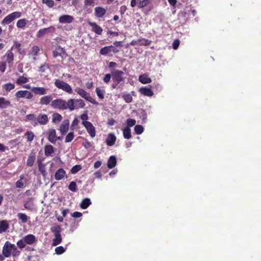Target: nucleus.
I'll list each match as a JSON object with an SVG mask.
<instances>
[{"instance_id":"nucleus-60","label":"nucleus","mask_w":261,"mask_h":261,"mask_svg":"<svg viewBox=\"0 0 261 261\" xmlns=\"http://www.w3.org/2000/svg\"><path fill=\"white\" fill-rule=\"evenodd\" d=\"M55 28L54 26H50L48 28L42 29V30L45 31V34L48 33H53L55 31Z\"/></svg>"},{"instance_id":"nucleus-10","label":"nucleus","mask_w":261,"mask_h":261,"mask_svg":"<svg viewBox=\"0 0 261 261\" xmlns=\"http://www.w3.org/2000/svg\"><path fill=\"white\" fill-rule=\"evenodd\" d=\"M56 131L55 129L51 128L48 129L47 132V139L48 141L53 144L56 142Z\"/></svg>"},{"instance_id":"nucleus-56","label":"nucleus","mask_w":261,"mask_h":261,"mask_svg":"<svg viewBox=\"0 0 261 261\" xmlns=\"http://www.w3.org/2000/svg\"><path fill=\"white\" fill-rule=\"evenodd\" d=\"M86 100L88 101L91 102L92 104L94 105H98V102H97L94 99H93L91 96H90V94H88V96H87L86 98H85Z\"/></svg>"},{"instance_id":"nucleus-61","label":"nucleus","mask_w":261,"mask_h":261,"mask_svg":"<svg viewBox=\"0 0 261 261\" xmlns=\"http://www.w3.org/2000/svg\"><path fill=\"white\" fill-rule=\"evenodd\" d=\"M55 28L54 26H50L48 28L42 29V30L45 31V34L48 33H53L55 31Z\"/></svg>"},{"instance_id":"nucleus-14","label":"nucleus","mask_w":261,"mask_h":261,"mask_svg":"<svg viewBox=\"0 0 261 261\" xmlns=\"http://www.w3.org/2000/svg\"><path fill=\"white\" fill-rule=\"evenodd\" d=\"M25 176H27V175H23L20 176L19 180H17V188H23L25 187L28 181V180Z\"/></svg>"},{"instance_id":"nucleus-27","label":"nucleus","mask_w":261,"mask_h":261,"mask_svg":"<svg viewBox=\"0 0 261 261\" xmlns=\"http://www.w3.org/2000/svg\"><path fill=\"white\" fill-rule=\"evenodd\" d=\"M49 65L48 64L45 63L42 65L40 66L38 71L40 73L41 76H44V77L47 76V74H45V72L48 69H49Z\"/></svg>"},{"instance_id":"nucleus-53","label":"nucleus","mask_w":261,"mask_h":261,"mask_svg":"<svg viewBox=\"0 0 261 261\" xmlns=\"http://www.w3.org/2000/svg\"><path fill=\"white\" fill-rule=\"evenodd\" d=\"M40 51V48L38 46H34L31 50V54L32 56H36Z\"/></svg>"},{"instance_id":"nucleus-47","label":"nucleus","mask_w":261,"mask_h":261,"mask_svg":"<svg viewBox=\"0 0 261 261\" xmlns=\"http://www.w3.org/2000/svg\"><path fill=\"white\" fill-rule=\"evenodd\" d=\"M66 249H67L66 247L65 248L63 247L62 246L57 247L55 248L56 253L57 254H59V255L62 254V253H63L64 252H65Z\"/></svg>"},{"instance_id":"nucleus-58","label":"nucleus","mask_w":261,"mask_h":261,"mask_svg":"<svg viewBox=\"0 0 261 261\" xmlns=\"http://www.w3.org/2000/svg\"><path fill=\"white\" fill-rule=\"evenodd\" d=\"M83 139L84 140V141L82 143L83 146L86 149L89 148L91 146V143L89 141H88L87 139H84V138H83Z\"/></svg>"},{"instance_id":"nucleus-55","label":"nucleus","mask_w":261,"mask_h":261,"mask_svg":"<svg viewBox=\"0 0 261 261\" xmlns=\"http://www.w3.org/2000/svg\"><path fill=\"white\" fill-rule=\"evenodd\" d=\"M136 122V121L135 119L128 118L126 120L127 126L126 127H128L129 128H130V127H132L134 125H135Z\"/></svg>"},{"instance_id":"nucleus-63","label":"nucleus","mask_w":261,"mask_h":261,"mask_svg":"<svg viewBox=\"0 0 261 261\" xmlns=\"http://www.w3.org/2000/svg\"><path fill=\"white\" fill-rule=\"evenodd\" d=\"M180 41L178 39L175 40L172 43V47L174 49H177L179 45Z\"/></svg>"},{"instance_id":"nucleus-44","label":"nucleus","mask_w":261,"mask_h":261,"mask_svg":"<svg viewBox=\"0 0 261 261\" xmlns=\"http://www.w3.org/2000/svg\"><path fill=\"white\" fill-rule=\"evenodd\" d=\"M134 130L136 134L140 135L143 133V132L144 130V128L141 125H136L135 126Z\"/></svg>"},{"instance_id":"nucleus-8","label":"nucleus","mask_w":261,"mask_h":261,"mask_svg":"<svg viewBox=\"0 0 261 261\" xmlns=\"http://www.w3.org/2000/svg\"><path fill=\"white\" fill-rule=\"evenodd\" d=\"M66 54V53L65 49L60 45L57 46L55 49L53 51V56L54 58H57L58 57H61L63 58V56Z\"/></svg>"},{"instance_id":"nucleus-45","label":"nucleus","mask_w":261,"mask_h":261,"mask_svg":"<svg viewBox=\"0 0 261 261\" xmlns=\"http://www.w3.org/2000/svg\"><path fill=\"white\" fill-rule=\"evenodd\" d=\"M29 81V79L23 76L19 77L17 79V85H22L23 84L27 83Z\"/></svg>"},{"instance_id":"nucleus-25","label":"nucleus","mask_w":261,"mask_h":261,"mask_svg":"<svg viewBox=\"0 0 261 261\" xmlns=\"http://www.w3.org/2000/svg\"><path fill=\"white\" fill-rule=\"evenodd\" d=\"M139 80L143 84H149L151 82V79L145 74L140 75L139 77Z\"/></svg>"},{"instance_id":"nucleus-36","label":"nucleus","mask_w":261,"mask_h":261,"mask_svg":"<svg viewBox=\"0 0 261 261\" xmlns=\"http://www.w3.org/2000/svg\"><path fill=\"white\" fill-rule=\"evenodd\" d=\"M29 21L25 18L19 19L17 21V28L23 29Z\"/></svg>"},{"instance_id":"nucleus-21","label":"nucleus","mask_w":261,"mask_h":261,"mask_svg":"<svg viewBox=\"0 0 261 261\" xmlns=\"http://www.w3.org/2000/svg\"><path fill=\"white\" fill-rule=\"evenodd\" d=\"M106 13V9L102 7H97L95 8V14L97 17H102L105 15Z\"/></svg>"},{"instance_id":"nucleus-49","label":"nucleus","mask_w":261,"mask_h":261,"mask_svg":"<svg viewBox=\"0 0 261 261\" xmlns=\"http://www.w3.org/2000/svg\"><path fill=\"white\" fill-rule=\"evenodd\" d=\"M68 189L72 192H76L77 191L76 182L74 181L70 182L68 186Z\"/></svg>"},{"instance_id":"nucleus-64","label":"nucleus","mask_w":261,"mask_h":261,"mask_svg":"<svg viewBox=\"0 0 261 261\" xmlns=\"http://www.w3.org/2000/svg\"><path fill=\"white\" fill-rule=\"evenodd\" d=\"M26 244L27 243L24 241V239H23L17 242V246L20 248H22L25 247Z\"/></svg>"},{"instance_id":"nucleus-57","label":"nucleus","mask_w":261,"mask_h":261,"mask_svg":"<svg viewBox=\"0 0 261 261\" xmlns=\"http://www.w3.org/2000/svg\"><path fill=\"white\" fill-rule=\"evenodd\" d=\"M24 206L26 209L31 210L33 208V202H31L30 201H25V202L24 203Z\"/></svg>"},{"instance_id":"nucleus-24","label":"nucleus","mask_w":261,"mask_h":261,"mask_svg":"<svg viewBox=\"0 0 261 261\" xmlns=\"http://www.w3.org/2000/svg\"><path fill=\"white\" fill-rule=\"evenodd\" d=\"M24 241L29 245L33 244L36 241V238L33 234H28L23 238Z\"/></svg>"},{"instance_id":"nucleus-5","label":"nucleus","mask_w":261,"mask_h":261,"mask_svg":"<svg viewBox=\"0 0 261 261\" xmlns=\"http://www.w3.org/2000/svg\"><path fill=\"white\" fill-rule=\"evenodd\" d=\"M51 107L54 109L65 110V100L58 98L51 101Z\"/></svg>"},{"instance_id":"nucleus-50","label":"nucleus","mask_w":261,"mask_h":261,"mask_svg":"<svg viewBox=\"0 0 261 261\" xmlns=\"http://www.w3.org/2000/svg\"><path fill=\"white\" fill-rule=\"evenodd\" d=\"M80 119L82 120V123L83 125L89 122V121H87L88 116L87 113L82 114L80 116Z\"/></svg>"},{"instance_id":"nucleus-34","label":"nucleus","mask_w":261,"mask_h":261,"mask_svg":"<svg viewBox=\"0 0 261 261\" xmlns=\"http://www.w3.org/2000/svg\"><path fill=\"white\" fill-rule=\"evenodd\" d=\"M123 135L125 139H129L132 137L131 130L128 127H125L123 129Z\"/></svg>"},{"instance_id":"nucleus-13","label":"nucleus","mask_w":261,"mask_h":261,"mask_svg":"<svg viewBox=\"0 0 261 261\" xmlns=\"http://www.w3.org/2000/svg\"><path fill=\"white\" fill-rule=\"evenodd\" d=\"M16 18V12H13L5 17L2 21V24H8Z\"/></svg>"},{"instance_id":"nucleus-19","label":"nucleus","mask_w":261,"mask_h":261,"mask_svg":"<svg viewBox=\"0 0 261 261\" xmlns=\"http://www.w3.org/2000/svg\"><path fill=\"white\" fill-rule=\"evenodd\" d=\"M116 137L113 134H109L106 139V143L108 146H113L116 142Z\"/></svg>"},{"instance_id":"nucleus-51","label":"nucleus","mask_w":261,"mask_h":261,"mask_svg":"<svg viewBox=\"0 0 261 261\" xmlns=\"http://www.w3.org/2000/svg\"><path fill=\"white\" fill-rule=\"evenodd\" d=\"M74 135L73 132H70L68 133L65 138V142L69 143L74 138Z\"/></svg>"},{"instance_id":"nucleus-31","label":"nucleus","mask_w":261,"mask_h":261,"mask_svg":"<svg viewBox=\"0 0 261 261\" xmlns=\"http://www.w3.org/2000/svg\"><path fill=\"white\" fill-rule=\"evenodd\" d=\"M75 91L80 95L82 98H85L87 96H88L89 93L87 92L82 88L77 87L74 89Z\"/></svg>"},{"instance_id":"nucleus-42","label":"nucleus","mask_w":261,"mask_h":261,"mask_svg":"<svg viewBox=\"0 0 261 261\" xmlns=\"http://www.w3.org/2000/svg\"><path fill=\"white\" fill-rule=\"evenodd\" d=\"M110 52H111L110 46H107L101 48L99 53L101 55H107Z\"/></svg>"},{"instance_id":"nucleus-22","label":"nucleus","mask_w":261,"mask_h":261,"mask_svg":"<svg viewBox=\"0 0 261 261\" xmlns=\"http://www.w3.org/2000/svg\"><path fill=\"white\" fill-rule=\"evenodd\" d=\"M54 147L50 144H46L44 146V154L46 156L51 155L54 152Z\"/></svg>"},{"instance_id":"nucleus-52","label":"nucleus","mask_w":261,"mask_h":261,"mask_svg":"<svg viewBox=\"0 0 261 261\" xmlns=\"http://www.w3.org/2000/svg\"><path fill=\"white\" fill-rule=\"evenodd\" d=\"M82 169L81 165H76L72 167L71 169V173L72 174H75Z\"/></svg>"},{"instance_id":"nucleus-29","label":"nucleus","mask_w":261,"mask_h":261,"mask_svg":"<svg viewBox=\"0 0 261 261\" xmlns=\"http://www.w3.org/2000/svg\"><path fill=\"white\" fill-rule=\"evenodd\" d=\"M116 158L115 156H111L108 161V167L109 169H112L116 165Z\"/></svg>"},{"instance_id":"nucleus-7","label":"nucleus","mask_w":261,"mask_h":261,"mask_svg":"<svg viewBox=\"0 0 261 261\" xmlns=\"http://www.w3.org/2000/svg\"><path fill=\"white\" fill-rule=\"evenodd\" d=\"M12 245L9 242H6L3 249V253L6 257H8L10 256L13 247Z\"/></svg>"},{"instance_id":"nucleus-32","label":"nucleus","mask_w":261,"mask_h":261,"mask_svg":"<svg viewBox=\"0 0 261 261\" xmlns=\"http://www.w3.org/2000/svg\"><path fill=\"white\" fill-rule=\"evenodd\" d=\"M35 155L34 153H32L29 154L27 161V165L28 166L32 167L35 161Z\"/></svg>"},{"instance_id":"nucleus-16","label":"nucleus","mask_w":261,"mask_h":261,"mask_svg":"<svg viewBox=\"0 0 261 261\" xmlns=\"http://www.w3.org/2000/svg\"><path fill=\"white\" fill-rule=\"evenodd\" d=\"M65 110L68 109L71 111H73L76 109V106H75V99H69L67 101H65Z\"/></svg>"},{"instance_id":"nucleus-17","label":"nucleus","mask_w":261,"mask_h":261,"mask_svg":"<svg viewBox=\"0 0 261 261\" xmlns=\"http://www.w3.org/2000/svg\"><path fill=\"white\" fill-rule=\"evenodd\" d=\"M66 176V172L63 168H60L55 173V178L57 180L62 179Z\"/></svg>"},{"instance_id":"nucleus-3","label":"nucleus","mask_w":261,"mask_h":261,"mask_svg":"<svg viewBox=\"0 0 261 261\" xmlns=\"http://www.w3.org/2000/svg\"><path fill=\"white\" fill-rule=\"evenodd\" d=\"M55 86L58 89L67 92L68 94H72L73 90L71 86L66 82L59 79H56L55 82Z\"/></svg>"},{"instance_id":"nucleus-11","label":"nucleus","mask_w":261,"mask_h":261,"mask_svg":"<svg viewBox=\"0 0 261 261\" xmlns=\"http://www.w3.org/2000/svg\"><path fill=\"white\" fill-rule=\"evenodd\" d=\"M69 121L68 120H64L60 126L59 130L62 135H65L69 129Z\"/></svg>"},{"instance_id":"nucleus-62","label":"nucleus","mask_w":261,"mask_h":261,"mask_svg":"<svg viewBox=\"0 0 261 261\" xmlns=\"http://www.w3.org/2000/svg\"><path fill=\"white\" fill-rule=\"evenodd\" d=\"M27 118L28 120L33 121L34 125L35 126V122H36V118L35 117V115L34 114H30L27 115Z\"/></svg>"},{"instance_id":"nucleus-1","label":"nucleus","mask_w":261,"mask_h":261,"mask_svg":"<svg viewBox=\"0 0 261 261\" xmlns=\"http://www.w3.org/2000/svg\"><path fill=\"white\" fill-rule=\"evenodd\" d=\"M51 231L54 233L55 238L53 240L52 246H56L60 244L62 241L61 236L62 228L60 225H57L51 228Z\"/></svg>"},{"instance_id":"nucleus-23","label":"nucleus","mask_w":261,"mask_h":261,"mask_svg":"<svg viewBox=\"0 0 261 261\" xmlns=\"http://www.w3.org/2000/svg\"><path fill=\"white\" fill-rule=\"evenodd\" d=\"M50 95L43 96L40 98L39 103L41 105H47L53 101Z\"/></svg>"},{"instance_id":"nucleus-26","label":"nucleus","mask_w":261,"mask_h":261,"mask_svg":"<svg viewBox=\"0 0 261 261\" xmlns=\"http://www.w3.org/2000/svg\"><path fill=\"white\" fill-rule=\"evenodd\" d=\"M32 91L35 94L44 95L46 94V89L44 87H33Z\"/></svg>"},{"instance_id":"nucleus-28","label":"nucleus","mask_w":261,"mask_h":261,"mask_svg":"<svg viewBox=\"0 0 261 261\" xmlns=\"http://www.w3.org/2000/svg\"><path fill=\"white\" fill-rule=\"evenodd\" d=\"M9 228V224L6 220H0V233L6 232Z\"/></svg>"},{"instance_id":"nucleus-12","label":"nucleus","mask_w":261,"mask_h":261,"mask_svg":"<svg viewBox=\"0 0 261 261\" xmlns=\"http://www.w3.org/2000/svg\"><path fill=\"white\" fill-rule=\"evenodd\" d=\"M74 18L69 15H63L59 18V21L61 23H70L73 21Z\"/></svg>"},{"instance_id":"nucleus-18","label":"nucleus","mask_w":261,"mask_h":261,"mask_svg":"<svg viewBox=\"0 0 261 261\" xmlns=\"http://www.w3.org/2000/svg\"><path fill=\"white\" fill-rule=\"evenodd\" d=\"M89 25L92 28V31L97 35H101L102 32V28L98 25L95 22H89Z\"/></svg>"},{"instance_id":"nucleus-38","label":"nucleus","mask_w":261,"mask_h":261,"mask_svg":"<svg viewBox=\"0 0 261 261\" xmlns=\"http://www.w3.org/2000/svg\"><path fill=\"white\" fill-rule=\"evenodd\" d=\"M85 103L84 101L81 99H75V106L76 109L83 108L85 107Z\"/></svg>"},{"instance_id":"nucleus-6","label":"nucleus","mask_w":261,"mask_h":261,"mask_svg":"<svg viewBox=\"0 0 261 261\" xmlns=\"http://www.w3.org/2000/svg\"><path fill=\"white\" fill-rule=\"evenodd\" d=\"M48 122L47 115L45 114H40L36 118V122H35V126L38 124L45 125Z\"/></svg>"},{"instance_id":"nucleus-39","label":"nucleus","mask_w":261,"mask_h":261,"mask_svg":"<svg viewBox=\"0 0 261 261\" xmlns=\"http://www.w3.org/2000/svg\"><path fill=\"white\" fill-rule=\"evenodd\" d=\"M4 58H5L6 61L8 63H11L13 60V54L10 50H9L6 53Z\"/></svg>"},{"instance_id":"nucleus-9","label":"nucleus","mask_w":261,"mask_h":261,"mask_svg":"<svg viewBox=\"0 0 261 261\" xmlns=\"http://www.w3.org/2000/svg\"><path fill=\"white\" fill-rule=\"evenodd\" d=\"M84 127L86 129L87 132L90 135L91 138H94L96 135V130L95 127L92 124L91 122H89L88 123L85 124Z\"/></svg>"},{"instance_id":"nucleus-54","label":"nucleus","mask_w":261,"mask_h":261,"mask_svg":"<svg viewBox=\"0 0 261 261\" xmlns=\"http://www.w3.org/2000/svg\"><path fill=\"white\" fill-rule=\"evenodd\" d=\"M15 87V85L12 84L11 83H7L4 85V88L7 91H10V90L14 89Z\"/></svg>"},{"instance_id":"nucleus-33","label":"nucleus","mask_w":261,"mask_h":261,"mask_svg":"<svg viewBox=\"0 0 261 261\" xmlns=\"http://www.w3.org/2000/svg\"><path fill=\"white\" fill-rule=\"evenodd\" d=\"M63 117L61 114L58 113H55L53 114L52 121L55 123H58L60 122Z\"/></svg>"},{"instance_id":"nucleus-30","label":"nucleus","mask_w":261,"mask_h":261,"mask_svg":"<svg viewBox=\"0 0 261 261\" xmlns=\"http://www.w3.org/2000/svg\"><path fill=\"white\" fill-rule=\"evenodd\" d=\"M91 204L90 199L88 198L84 199L80 203V206L82 209H86Z\"/></svg>"},{"instance_id":"nucleus-40","label":"nucleus","mask_w":261,"mask_h":261,"mask_svg":"<svg viewBox=\"0 0 261 261\" xmlns=\"http://www.w3.org/2000/svg\"><path fill=\"white\" fill-rule=\"evenodd\" d=\"M24 136L27 137V141L29 142H32L35 137L34 134L32 131H27L24 134Z\"/></svg>"},{"instance_id":"nucleus-59","label":"nucleus","mask_w":261,"mask_h":261,"mask_svg":"<svg viewBox=\"0 0 261 261\" xmlns=\"http://www.w3.org/2000/svg\"><path fill=\"white\" fill-rule=\"evenodd\" d=\"M43 4H45L49 7H52L54 6L55 2L53 0H42Z\"/></svg>"},{"instance_id":"nucleus-20","label":"nucleus","mask_w":261,"mask_h":261,"mask_svg":"<svg viewBox=\"0 0 261 261\" xmlns=\"http://www.w3.org/2000/svg\"><path fill=\"white\" fill-rule=\"evenodd\" d=\"M32 97L33 94L28 91H17V97H25L27 99H31Z\"/></svg>"},{"instance_id":"nucleus-2","label":"nucleus","mask_w":261,"mask_h":261,"mask_svg":"<svg viewBox=\"0 0 261 261\" xmlns=\"http://www.w3.org/2000/svg\"><path fill=\"white\" fill-rule=\"evenodd\" d=\"M137 7L140 9L145 8L144 13L148 14L153 9L151 0H137Z\"/></svg>"},{"instance_id":"nucleus-35","label":"nucleus","mask_w":261,"mask_h":261,"mask_svg":"<svg viewBox=\"0 0 261 261\" xmlns=\"http://www.w3.org/2000/svg\"><path fill=\"white\" fill-rule=\"evenodd\" d=\"M10 105V102L8 100H7L4 97H0V108L4 109L8 107Z\"/></svg>"},{"instance_id":"nucleus-41","label":"nucleus","mask_w":261,"mask_h":261,"mask_svg":"<svg viewBox=\"0 0 261 261\" xmlns=\"http://www.w3.org/2000/svg\"><path fill=\"white\" fill-rule=\"evenodd\" d=\"M139 114L140 118L143 121L145 122L147 119V113L143 109L139 110Z\"/></svg>"},{"instance_id":"nucleus-37","label":"nucleus","mask_w":261,"mask_h":261,"mask_svg":"<svg viewBox=\"0 0 261 261\" xmlns=\"http://www.w3.org/2000/svg\"><path fill=\"white\" fill-rule=\"evenodd\" d=\"M17 217L22 223H25L28 220V217L23 213H18L17 214Z\"/></svg>"},{"instance_id":"nucleus-4","label":"nucleus","mask_w":261,"mask_h":261,"mask_svg":"<svg viewBox=\"0 0 261 261\" xmlns=\"http://www.w3.org/2000/svg\"><path fill=\"white\" fill-rule=\"evenodd\" d=\"M111 75L113 81L117 82L118 83H120L123 81L124 79V77H123L124 73L121 70H115L112 71L111 72Z\"/></svg>"},{"instance_id":"nucleus-15","label":"nucleus","mask_w":261,"mask_h":261,"mask_svg":"<svg viewBox=\"0 0 261 261\" xmlns=\"http://www.w3.org/2000/svg\"><path fill=\"white\" fill-rule=\"evenodd\" d=\"M139 92L143 95L147 96H152L153 92L150 88L142 87L139 89Z\"/></svg>"},{"instance_id":"nucleus-43","label":"nucleus","mask_w":261,"mask_h":261,"mask_svg":"<svg viewBox=\"0 0 261 261\" xmlns=\"http://www.w3.org/2000/svg\"><path fill=\"white\" fill-rule=\"evenodd\" d=\"M122 98L126 103H130L133 101V97L130 94H123Z\"/></svg>"},{"instance_id":"nucleus-48","label":"nucleus","mask_w":261,"mask_h":261,"mask_svg":"<svg viewBox=\"0 0 261 261\" xmlns=\"http://www.w3.org/2000/svg\"><path fill=\"white\" fill-rule=\"evenodd\" d=\"M139 41L140 42V45L147 46L151 44V41L145 38H140Z\"/></svg>"},{"instance_id":"nucleus-46","label":"nucleus","mask_w":261,"mask_h":261,"mask_svg":"<svg viewBox=\"0 0 261 261\" xmlns=\"http://www.w3.org/2000/svg\"><path fill=\"white\" fill-rule=\"evenodd\" d=\"M96 94L97 96L101 99H103L104 98V93L105 91L103 90H101L99 88H96L95 90Z\"/></svg>"}]
</instances>
